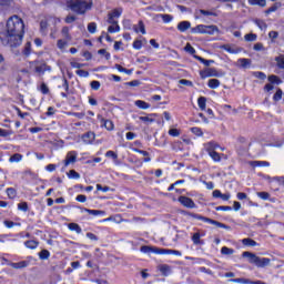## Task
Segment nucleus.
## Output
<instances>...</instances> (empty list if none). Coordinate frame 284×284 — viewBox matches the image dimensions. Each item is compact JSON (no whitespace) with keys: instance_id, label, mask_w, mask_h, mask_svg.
Returning <instances> with one entry per match:
<instances>
[{"instance_id":"f257e3e1","label":"nucleus","mask_w":284,"mask_h":284,"mask_svg":"<svg viewBox=\"0 0 284 284\" xmlns=\"http://www.w3.org/2000/svg\"><path fill=\"white\" fill-rule=\"evenodd\" d=\"M26 37V23L19 16H11L7 20L6 31L0 32V42L8 48H19Z\"/></svg>"},{"instance_id":"f03ea898","label":"nucleus","mask_w":284,"mask_h":284,"mask_svg":"<svg viewBox=\"0 0 284 284\" xmlns=\"http://www.w3.org/2000/svg\"><path fill=\"white\" fill-rule=\"evenodd\" d=\"M93 6L92 0H67V8L74 14H85L92 10Z\"/></svg>"},{"instance_id":"7ed1b4c3","label":"nucleus","mask_w":284,"mask_h":284,"mask_svg":"<svg viewBox=\"0 0 284 284\" xmlns=\"http://www.w3.org/2000/svg\"><path fill=\"white\" fill-rule=\"evenodd\" d=\"M242 257L248 258V263L251 265H255V267H260V268L267 267V265L272 263V260H270V257H261L256 255V253H252L250 251L243 252Z\"/></svg>"},{"instance_id":"20e7f679","label":"nucleus","mask_w":284,"mask_h":284,"mask_svg":"<svg viewBox=\"0 0 284 284\" xmlns=\"http://www.w3.org/2000/svg\"><path fill=\"white\" fill-rule=\"evenodd\" d=\"M185 216H190L191 219H195L196 221H203V223H209L210 225H215V227H221L222 230H230V226L219 222L216 220H212L210 217L203 216L199 213L184 212Z\"/></svg>"},{"instance_id":"39448f33","label":"nucleus","mask_w":284,"mask_h":284,"mask_svg":"<svg viewBox=\"0 0 284 284\" xmlns=\"http://www.w3.org/2000/svg\"><path fill=\"white\" fill-rule=\"evenodd\" d=\"M191 32L193 34H216L219 32V27L215 24H197L196 27L192 28Z\"/></svg>"},{"instance_id":"423d86ee","label":"nucleus","mask_w":284,"mask_h":284,"mask_svg":"<svg viewBox=\"0 0 284 284\" xmlns=\"http://www.w3.org/2000/svg\"><path fill=\"white\" fill-rule=\"evenodd\" d=\"M217 148H219V144L214 142H209L206 144V153L209 154V156H211L214 163H221L223 156H225V154L216 152Z\"/></svg>"},{"instance_id":"0eeeda50","label":"nucleus","mask_w":284,"mask_h":284,"mask_svg":"<svg viewBox=\"0 0 284 284\" xmlns=\"http://www.w3.org/2000/svg\"><path fill=\"white\" fill-rule=\"evenodd\" d=\"M2 265H9L13 270H26L30 265L29 261L10 262V260L2 257Z\"/></svg>"},{"instance_id":"6e6552de","label":"nucleus","mask_w":284,"mask_h":284,"mask_svg":"<svg viewBox=\"0 0 284 284\" xmlns=\"http://www.w3.org/2000/svg\"><path fill=\"white\" fill-rule=\"evenodd\" d=\"M140 252L142 254H156V255L163 256V253L165 251H163V248L158 247V246L142 245L140 247Z\"/></svg>"},{"instance_id":"1a4fd4ad","label":"nucleus","mask_w":284,"mask_h":284,"mask_svg":"<svg viewBox=\"0 0 284 284\" xmlns=\"http://www.w3.org/2000/svg\"><path fill=\"white\" fill-rule=\"evenodd\" d=\"M123 14V9H113L111 12L108 13V23L111 26H116L119 21L115 19H119Z\"/></svg>"},{"instance_id":"9d476101","label":"nucleus","mask_w":284,"mask_h":284,"mask_svg":"<svg viewBox=\"0 0 284 284\" xmlns=\"http://www.w3.org/2000/svg\"><path fill=\"white\" fill-rule=\"evenodd\" d=\"M178 201L183 207H187V210H194L196 207V203H194V200H192L189 196L181 195L178 197Z\"/></svg>"},{"instance_id":"9b49d317","label":"nucleus","mask_w":284,"mask_h":284,"mask_svg":"<svg viewBox=\"0 0 284 284\" xmlns=\"http://www.w3.org/2000/svg\"><path fill=\"white\" fill-rule=\"evenodd\" d=\"M210 77H219V71L215 68H206L200 71V79L205 80Z\"/></svg>"},{"instance_id":"f8f14e48","label":"nucleus","mask_w":284,"mask_h":284,"mask_svg":"<svg viewBox=\"0 0 284 284\" xmlns=\"http://www.w3.org/2000/svg\"><path fill=\"white\" fill-rule=\"evenodd\" d=\"M77 156H79L77 151H69L63 161L64 168H68V165H74V163H77Z\"/></svg>"},{"instance_id":"ddd939ff","label":"nucleus","mask_w":284,"mask_h":284,"mask_svg":"<svg viewBox=\"0 0 284 284\" xmlns=\"http://www.w3.org/2000/svg\"><path fill=\"white\" fill-rule=\"evenodd\" d=\"M100 120V128H104L108 132H112L114 130V122L112 120H108L101 115H98Z\"/></svg>"},{"instance_id":"4468645a","label":"nucleus","mask_w":284,"mask_h":284,"mask_svg":"<svg viewBox=\"0 0 284 284\" xmlns=\"http://www.w3.org/2000/svg\"><path fill=\"white\" fill-rule=\"evenodd\" d=\"M229 281L230 283H241V284H267L261 280L251 281L250 278H245V277L231 278Z\"/></svg>"},{"instance_id":"2eb2a0df","label":"nucleus","mask_w":284,"mask_h":284,"mask_svg":"<svg viewBox=\"0 0 284 284\" xmlns=\"http://www.w3.org/2000/svg\"><path fill=\"white\" fill-rule=\"evenodd\" d=\"M78 210L83 214V212H87V214H90L91 216H105V211L101 210H92V209H87L83 206H77Z\"/></svg>"},{"instance_id":"dca6fc26","label":"nucleus","mask_w":284,"mask_h":284,"mask_svg":"<svg viewBox=\"0 0 284 284\" xmlns=\"http://www.w3.org/2000/svg\"><path fill=\"white\" fill-rule=\"evenodd\" d=\"M132 152H136V154H142V156H145L143 159V163H150L152 161V158H150V152L138 149V148H131Z\"/></svg>"},{"instance_id":"f3484780","label":"nucleus","mask_w":284,"mask_h":284,"mask_svg":"<svg viewBox=\"0 0 284 284\" xmlns=\"http://www.w3.org/2000/svg\"><path fill=\"white\" fill-rule=\"evenodd\" d=\"M158 270L161 272L162 276H170L172 274V266L168 264H160Z\"/></svg>"},{"instance_id":"a211bd4d","label":"nucleus","mask_w":284,"mask_h":284,"mask_svg":"<svg viewBox=\"0 0 284 284\" xmlns=\"http://www.w3.org/2000/svg\"><path fill=\"white\" fill-rule=\"evenodd\" d=\"M94 139H95V135H94V132L92 131H89L87 133H84L82 135V141L83 143H85L87 145H90V143H93L94 142Z\"/></svg>"},{"instance_id":"6ab92c4d","label":"nucleus","mask_w":284,"mask_h":284,"mask_svg":"<svg viewBox=\"0 0 284 284\" xmlns=\"http://www.w3.org/2000/svg\"><path fill=\"white\" fill-rule=\"evenodd\" d=\"M152 116H156V114L150 113L146 116H139V121H142V123H144V125H152V123H154V121H156Z\"/></svg>"},{"instance_id":"aec40b11","label":"nucleus","mask_w":284,"mask_h":284,"mask_svg":"<svg viewBox=\"0 0 284 284\" xmlns=\"http://www.w3.org/2000/svg\"><path fill=\"white\" fill-rule=\"evenodd\" d=\"M23 245L27 247V250H37V247H39V241L28 240L23 243Z\"/></svg>"},{"instance_id":"412c9836","label":"nucleus","mask_w":284,"mask_h":284,"mask_svg":"<svg viewBox=\"0 0 284 284\" xmlns=\"http://www.w3.org/2000/svg\"><path fill=\"white\" fill-rule=\"evenodd\" d=\"M191 27H192V23L190 21H181L178 24V30L180 32H187V30H190Z\"/></svg>"},{"instance_id":"4be33fe9","label":"nucleus","mask_w":284,"mask_h":284,"mask_svg":"<svg viewBox=\"0 0 284 284\" xmlns=\"http://www.w3.org/2000/svg\"><path fill=\"white\" fill-rule=\"evenodd\" d=\"M68 230H70V232H74L75 234H81V232H83L81 225L74 222L68 224Z\"/></svg>"},{"instance_id":"5701e85b","label":"nucleus","mask_w":284,"mask_h":284,"mask_svg":"<svg viewBox=\"0 0 284 284\" xmlns=\"http://www.w3.org/2000/svg\"><path fill=\"white\" fill-rule=\"evenodd\" d=\"M242 245L245 247H256L258 245V242L252 240L251 237H245L241 241Z\"/></svg>"},{"instance_id":"b1692460","label":"nucleus","mask_w":284,"mask_h":284,"mask_svg":"<svg viewBox=\"0 0 284 284\" xmlns=\"http://www.w3.org/2000/svg\"><path fill=\"white\" fill-rule=\"evenodd\" d=\"M133 30L136 33L141 32V34H145L146 33V31H145V23H143V20H140L138 22V26L133 27Z\"/></svg>"},{"instance_id":"393cba45","label":"nucleus","mask_w":284,"mask_h":284,"mask_svg":"<svg viewBox=\"0 0 284 284\" xmlns=\"http://www.w3.org/2000/svg\"><path fill=\"white\" fill-rule=\"evenodd\" d=\"M197 105H199L200 110H202V112H205V110L207 108V98L200 97L197 99Z\"/></svg>"},{"instance_id":"a878e982","label":"nucleus","mask_w":284,"mask_h":284,"mask_svg":"<svg viewBox=\"0 0 284 284\" xmlns=\"http://www.w3.org/2000/svg\"><path fill=\"white\" fill-rule=\"evenodd\" d=\"M191 239L194 245H205V242L201 240V233L199 232L194 233Z\"/></svg>"},{"instance_id":"bb28decb","label":"nucleus","mask_w":284,"mask_h":284,"mask_svg":"<svg viewBox=\"0 0 284 284\" xmlns=\"http://www.w3.org/2000/svg\"><path fill=\"white\" fill-rule=\"evenodd\" d=\"M207 87L211 90H216V88L221 87V80H219V79H210L209 82H207Z\"/></svg>"},{"instance_id":"cd10ccee","label":"nucleus","mask_w":284,"mask_h":284,"mask_svg":"<svg viewBox=\"0 0 284 284\" xmlns=\"http://www.w3.org/2000/svg\"><path fill=\"white\" fill-rule=\"evenodd\" d=\"M6 194H7L8 199H10L11 201H14V199H17V189L7 187L6 189Z\"/></svg>"},{"instance_id":"c85d7f7f","label":"nucleus","mask_w":284,"mask_h":284,"mask_svg":"<svg viewBox=\"0 0 284 284\" xmlns=\"http://www.w3.org/2000/svg\"><path fill=\"white\" fill-rule=\"evenodd\" d=\"M268 81L271 85H281V83H283V80H281L278 75H274V74L268 75Z\"/></svg>"},{"instance_id":"c756f323","label":"nucleus","mask_w":284,"mask_h":284,"mask_svg":"<svg viewBox=\"0 0 284 284\" xmlns=\"http://www.w3.org/2000/svg\"><path fill=\"white\" fill-rule=\"evenodd\" d=\"M50 27V24L48 23V20H41L40 21V32L41 34H48V28Z\"/></svg>"},{"instance_id":"7c9ffc66","label":"nucleus","mask_w":284,"mask_h":284,"mask_svg":"<svg viewBox=\"0 0 284 284\" xmlns=\"http://www.w3.org/2000/svg\"><path fill=\"white\" fill-rule=\"evenodd\" d=\"M134 104L136 105V108H139L140 110H149L150 108V103L143 101V100H136L134 102Z\"/></svg>"},{"instance_id":"2f4dec72","label":"nucleus","mask_w":284,"mask_h":284,"mask_svg":"<svg viewBox=\"0 0 284 284\" xmlns=\"http://www.w3.org/2000/svg\"><path fill=\"white\" fill-rule=\"evenodd\" d=\"M61 34L67 41H72V36L70 34V27H63L61 30Z\"/></svg>"},{"instance_id":"473e14b6","label":"nucleus","mask_w":284,"mask_h":284,"mask_svg":"<svg viewBox=\"0 0 284 284\" xmlns=\"http://www.w3.org/2000/svg\"><path fill=\"white\" fill-rule=\"evenodd\" d=\"M22 159L23 155L21 153H16L9 158V163H19Z\"/></svg>"},{"instance_id":"72a5a7b5","label":"nucleus","mask_w":284,"mask_h":284,"mask_svg":"<svg viewBox=\"0 0 284 284\" xmlns=\"http://www.w3.org/2000/svg\"><path fill=\"white\" fill-rule=\"evenodd\" d=\"M194 59H196V61H200V63H203V65H205L206 68H210V64L214 63V60H205L203 57L200 55H194Z\"/></svg>"},{"instance_id":"f704fd0d","label":"nucleus","mask_w":284,"mask_h":284,"mask_svg":"<svg viewBox=\"0 0 284 284\" xmlns=\"http://www.w3.org/2000/svg\"><path fill=\"white\" fill-rule=\"evenodd\" d=\"M38 256H39L40 261H48V258H50V251L44 248L38 253Z\"/></svg>"},{"instance_id":"c9c22d12","label":"nucleus","mask_w":284,"mask_h":284,"mask_svg":"<svg viewBox=\"0 0 284 284\" xmlns=\"http://www.w3.org/2000/svg\"><path fill=\"white\" fill-rule=\"evenodd\" d=\"M251 6H260L261 8H265L267 6L266 0H248Z\"/></svg>"},{"instance_id":"e433bc0d","label":"nucleus","mask_w":284,"mask_h":284,"mask_svg":"<svg viewBox=\"0 0 284 284\" xmlns=\"http://www.w3.org/2000/svg\"><path fill=\"white\" fill-rule=\"evenodd\" d=\"M108 32L110 34H114L116 32H121V27L119 26V22H116V24H113V26H109L108 27Z\"/></svg>"},{"instance_id":"4c0bfd02","label":"nucleus","mask_w":284,"mask_h":284,"mask_svg":"<svg viewBox=\"0 0 284 284\" xmlns=\"http://www.w3.org/2000/svg\"><path fill=\"white\" fill-rule=\"evenodd\" d=\"M162 256L163 255H170V254H174V256H181V251H176V250H170V248H162Z\"/></svg>"},{"instance_id":"58836bf2","label":"nucleus","mask_w":284,"mask_h":284,"mask_svg":"<svg viewBox=\"0 0 284 284\" xmlns=\"http://www.w3.org/2000/svg\"><path fill=\"white\" fill-rule=\"evenodd\" d=\"M250 165H257L258 168H270V162H267V161H251Z\"/></svg>"},{"instance_id":"ea45409f","label":"nucleus","mask_w":284,"mask_h":284,"mask_svg":"<svg viewBox=\"0 0 284 284\" xmlns=\"http://www.w3.org/2000/svg\"><path fill=\"white\" fill-rule=\"evenodd\" d=\"M38 90L39 92H41V94H50V88L48 87V84H45V82H42Z\"/></svg>"},{"instance_id":"a19ab883","label":"nucleus","mask_w":284,"mask_h":284,"mask_svg":"<svg viewBox=\"0 0 284 284\" xmlns=\"http://www.w3.org/2000/svg\"><path fill=\"white\" fill-rule=\"evenodd\" d=\"M254 23L260 28V30H267V23H265L264 20L255 19Z\"/></svg>"},{"instance_id":"79ce46f5","label":"nucleus","mask_w":284,"mask_h":284,"mask_svg":"<svg viewBox=\"0 0 284 284\" xmlns=\"http://www.w3.org/2000/svg\"><path fill=\"white\" fill-rule=\"evenodd\" d=\"M3 225L8 229V230H12V227L14 226H19L21 225V223H17V222H13V221H10V220H4L3 221Z\"/></svg>"},{"instance_id":"37998d69","label":"nucleus","mask_w":284,"mask_h":284,"mask_svg":"<svg viewBox=\"0 0 284 284\" xmlns=\"http://www.w3.org/2000/svg\"><path fill=\"white\" fill-rule=\"evenodd\" d=\"M31 52H32V44L30 42H27L22 51V54H24V57H30Z\"/></svg>"},{"instance_id":"c03bdc74","label":"nucleus","mask_w":284,"mask_h":284,"mask_svg":"<svg viewBox=\"0 0 284 284\" xmlns=\"http://www.w3.org/2000/svg\"><path fill=\"white\" fill-rule=\"evenodd\" d=\"M221 254H223L225 256H232V254H234V248H230L227 246H223L221 248Z\"/></svg>"},{"instance_id":"a18cd8bd","label":"nucleus","mask_w":284,"mask_h":284,"mask_svg":"<svg viewBox=\"0 0 284 284\" xmlns=\"http://www.w3.org/2000/svg\"><path fill=\"white\" fill-rule=\"evenodd\" d=\"M114 68L120 72H124V74H132V69L123 68L121 64H115Z\"/></svg>"},{"instance_id":"49530a36","label":"nucleus","mask_w":284,"mask_h":284,"mask_svg":"<svg viewBox=\"0 0 284 284\" xmlns=\"http://www.w3.org/2000/svg\"><path fill=\"white\" fill-rule=\"evenodd\" d=\"M68 179H81V174H79V172L74 171V170H70L67 173Z\"/></svg>"},{"instance_id":"de8ad7c7","label":"nucleus","mask_w":284,"mask_h":284,"mask_svg":"<svg viewBox=\"0 0 284 284\" xmlns=\"http://www.w3.org/2000/svg\"><path fill=\"white\" fill-rule=\"evenodd\" d=\"M253 77H255V79H261V81H265V79H267V75L263 71L253 72Z\"/></svg>"},{"instance_id":"09e8293b","label":"nucleus","mask_w":284,"mask_h":284,"mask_svg":"<svg viewBox=\"0 0 284 284\" xmlns=\"http://www.w3.org/2000/svg\"><path fill=\"white\" fill-rule=\"evenodd\" d=\"M199 12L200 14H203V17H217L216 12L207 11L205 9H200Z\"/></svg>"},{"instance_id":"8fccbe9b","label":"nucleus","mask_w":284,"mask_h":284,"mask_svg":"<svg viewBox=\"0 0 284 284\" xmlns=\"http://www.w3.org/2000/svg\"><path fill=\"white\" fill-rule=\"evenodd\" d=\"M192 134H194L195 136H203V130L199 126H193L190 129Z\"/></svg>"},{"instance_id":"3c124183","label":"nucleus","mask_w":284,"mask_h":284,"mask_svg":"<svg viewBox=\"0 0 284 284\" xmlns=\"http://www.w3.org/2000/svg\"><path fill=\"white\" fill-rule=\"evenodd\" d=\"M105 156L106 159H112L113 161H116V159H119V154H116V152L110 150L105 152Z\"/></svg>"},{"instance_id":"603ef678","label":"nucleus","mask_w":284,"mask_h":284,"mask_svg":"<svg viewBox=\"0 0 284 284\" xmlns=\"http://www.w3.org/2000/svg\"><path fill=\"white\" fill-rule=\"evenodd\" d=\"M258 199H262V201H270V193L262 191L256 193Z\"/></svg>"},{"instance_id":"864d4df0","label":"nucleus","mask_w":284,"mask_h":284,"mask_svg":"<svg viewBox=\"0 0 284 284\" xmlns=\"http://www.w3.org/2000/svg\"><path fill=\"white\" fill-rule=\"evenodd\" d=\"M283 99V90L277 89L275 94L273 95V101L278 102Z\"/></svg>"},{"instance_id":"5fc2aeb1","label":"nucleus","mask_w":284,"mask_h":284,"mask_svg":"<svg viewBox=\"0 0 284 284\" xmlns=\"http://www.w3.org/2000/svg\"><path fill=\"white\" fill-rule=\"evenodd\" d=\"M245 41H256V39H258V36H256V33H247L244 36Z\"/></svg>"},{"instance_id":"6e6d98bb","label":"nucleus","mask_w":284,"mask_h":284,"mask_svg":"<svg viewBox=\"0 0 284 284\" xmlns=\"http://www.w3.org/2000/svg\"><path fill=\"white\" fill-rule=\"evenodd\" d=\"M18 210H20L21 212H28V210H30V207L28 206V202H20L18 204Z\"/></svg>"},{"instance_id":"4d7b16f0","label":"nucleus","mask_w":284,"mask_h":284,"mask_svg":"<svg viewBox=\"0 0 284 284\" xmlns=\"http://www.w3.org/2000/svg\"><path fill=\"white\" fill-rule=\"evenodd\" d=\"M88 32H90V34H94V32H97V22H90L88 24Z\"/></svg>"},{"instance_id":"13d9d810","label":"nucleus","mask_w":284,"mask_h":284,"mask_svg":"<svg viewBox=\"0 0 284 284\" xmlns=\"http://www.w3.org/2000/svg\"><path fill=\"white\" fill-rule=\"evenodd\" d=\"M163 23H170L172 21V19H174V17H172V14H160Z\"/></svg>"},{"instance_id":"bf43d9fd","label":"nucleus","mask_w":284,"mask_h":284,"mask_svg":"<svg viewBox=\"0 0 284 284\" xmlns=\"http://www.w3.org/2000/svg\"><path fill=\"white\" fill-rule=\"evenodd\" d=\"M98 54H103V57H104V59H105L106 61H110V59H111L110 52H108V50H105V49H100V50L98 51Z\"/></svg>"},{"instance_id":"052dcab7","label":"nucleus","mask_w":284,"mask_h":284,"mask_svg":"<svg viewBox=\"0 0 284 284\" xmlns=\"http://www.w3.org/2000/svg\"><path fill=\"white\" fill-rule=\"evenodd\" d=\"M133 50H141L143 48V41L141 40H135L132 44Z\"/></svg>"},{"instance_id":"680f3d73","label":"nucleus","mask_w":284,"mask_h":284,"mask_svg":"<svg viewBox=\"0 0 284 284\" xmlns=\"http://www.w3.org/2000/svg\"><path fill=\"white\" fill-rule=\"evenodd\" d=\"M276 63H277V68H280V70H284V58L283 57H277L275 59Z\"/></svg>"},{"instance_id":"e2e57ef3","label":"nucleus","mask_w":284,"mask_h":284,"mask_svg":"<svg viewBox=\"0 0 284 284\" xmlns=\"http://www.w3.org/2000/svg\"><path fill=\"white\" fill-rule=\"evenodd\" d=\"M91 90H99L101 88V82H99L98 80H93L90 83Z\"/></svg>"},{"instance_id":"0e129e2a","label":"nucleus","mask_w":284,"mask_h":284,"mask_svg":"<svg viewBox=\"0 0 284 284\" xmlns=\"http://www.w3.org/2000/svg\"><path fill=\"white\" fill-rule=\"evenodd\" d=\"M180 85H186L187 88H192L194 85V83L190 80H185V79H181L179 81Z\"/></svg>"},{"instance_id":"69168bd1","label":"nucleus","mask_w":284,"mask_h":284,"mask_svg":"<svg viewBox=\"0 0 284 284\" xmlns=\"http://www.w3.org/2000/svg\"><path fill=\"white\" fill-rule=\"evenodd\" d=\"M169 135L170 136H181V130H179V129H170L169 130Z\"/></svg>"},{"instance_id":"338daca9","label":"nucleus","mask_w":284,"mask_h":284,"mask_svg":"<svg viewBox=\"0 0 284 284\" xmlns=\"http://www.w3.org/2000/svg\"><path fill=\"white\" fill-rule=\"evenodd\" d=\"M75 201H78V203H85V201H88V196L79 194L75 196Z\"/></svg>"},{"instance_id":"774afa93","label":"nucleus","mask_w":284,"mask_h":284,"mask_svg":"<svg viewBox=\"0 0 284 284\" xmlns=\"http://www.w3.org/2000/svg\"><path fill=\"white\" fill-rule=\"evenodd\" d=\"M74 21H77V17L75 16H67L64 18V22L65 23H74Z\"/></svg>"}]
</instances>
